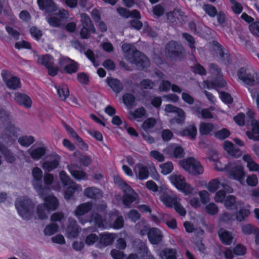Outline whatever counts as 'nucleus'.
<instances>
[{
    "label": "nucleus",
    "mask_w": 259,
    "mask_h": 259,
    "mask_svg": "<svg viewBox=\"0 0 259 259\" xmlns=\"http://www.w3.org/2000/svg\"><path fill=\"white\" fill-rule=\"evenodd\" d=\"M121 49L125 53V57L131 63L135 64L139 70H145L150 67L149 58L137 50L133 44L124 43L122 45Z\"/></svg>",
    "instance_id": "f257e3e1"
},
{
    "label": "nucleus",
    "mask_w": 259,
    "mask_h": 259,
    "mask_svg": "<svg viewBox=\"0 0 259 259\" xmlns=\"http://www.w3.org/2000/svg\"><path fill=\"white\" fill-rule=\"evenodd\" d=\"M114 182L124 193L122 197L123 204L127 208L131 206L132 204L138 199V195L134 189L120 177L114 178Z\"/></svg>",
    "instance_id": "f03ea898"
},
{
    "label": "nucleus",
    "mask_w": 259,
    "mask_h": 259,
    "mask_svg": "<svg viewBox=\"0 0 259 259\" xmlns=\"http://www.w3.org/2000/svg\"><path fill=\"white\" fill-rule=\"evenodd\" d=\"M164 53L167 58L175 61H182L186 57L184 47L173 40L169 41L165 44Z\"/></svg>",
    "instance_id": "7ed1b4c3"
},
{
    "label": "nucleus",
    "mask_w": 259,
    "mask_h": 259,
    "mask_svg": "<svg viewBox=\"0 0 259 259\" xmlns=\"http://www.w3.org/2000/svg\"><path fill=\"white\" fill-rule=\"evenodd\" d=\"M169 180L177 190L185 195L191 194L194 191V188L187 183L185 177L181 175L173 173L169 177Z\"/></svg>",
    "instance_id": "20e7f679"
},
{
    "label": "nucleus",
    "mask_w": 259,
    "mask_h": 259,
    "mask_svg": "<svg viewBox=\"0 0 259 259\" xmlns=\"http://www.w3.org/2000/svg\"><path fill=\"white\" fill-rule=\"evenodd\" d=\"M217 168L218 170L226 169V172L230 178L240 183L244 180L245 172L243 166L241 164H238L234 162H229L223 168L217 167Z\"/></svg>",
    "instance_id": "39448f33"
},
{
    "label": "nucleus",
    "mask_w": 259,
    "mask_h": 259,
    "mask_svg": "<svg viewBox=\"0 0 259 259\" xmlns=\"http://www.w3.org/2000/svg\"><path fill=\"white\" fill-rule=\"evenodd\" d=\"M18 213L23 219L29 220L33 215L34 205L31 199L25 198L16 202Z\"/></svg>",
    "instance_id": "423d86ee"
},
{
    "label": "nucleus",
    "mask_w": 259,
    "mask_h": 259,
    "mask_svg": "<svg viewBox=\"0 0 259 259\" xmlns=\"http://www.w3.org/2000/svg\"><path fill=\"white\" fill-rule=\"evenodd\" d=\"M180 164L189 174L194 176L201 175L204 172V168L201 163L194 157H189L182 160Z\"/></svg>",
    "instance_id": "0eeeda50"
},
{
    "label": "nucleus",
    "mask_w": 259,
    "mask_h": 259,
    "mask_svg": "<svg viewBox=\"0 0 259 259\" xmlns=\"http://www.w3.org/2000/svg\"><path fill=\"white\" fill-rule=\"evenodd\" d=\"M237 75L239 79L249 86L254 85L256 83L259 82L257 73L254 71H247L245 67L239 68L237 71Z\"/></svg>",
    "instance_id": "6e6552de"
},
{
    "label": "nucleus",
    "mask_w": 259,
    "mask_h": 259,
    "mask_svg": "<svg viewBox=\"0 0 259 259\" xmlns=\"http://www.w3.org/2000/svg\"><path fill=\"white\" fill-rule=\"evenodd\" d=\"M32 175L33 179L32 185L34 190L39 196H44L45 194L46 187L43 186L41 184L42 171L40 168L35 167L32 170Z\"/></svg>",
    "instance_id": "1a4fd4ad"
},
{
    "label": "nucleus",
    "mask_w": 259,
    "mask_h": 259,
    "mask_svg": "<svg viewBox=\"0 0 259 259\" xmlns=\"http://www.w3.org/2000/svg\"><path fill=\"white\" fill-rule=\"evenodd\" d=\"M81 23L82 28L80 32V37L83 39H87L90 37L91 33L96 32V29L90 17L85 13L82 14Z\"/></svg>",
    "instance_id": "9d476101"
},
{
    "label": "nucleus",
    "mask_w": 259,
    "mask_h": 259,
    "mask_svg": "<svg viewBox=\"0 0 259 259\" xmlns=\"http://www.w3.org/2000/svg\"><path fill=\"white\" fill-rule=\"evenodd\" d=\"M10 72L7 70H3L1 72V76L3 80L9 89L17 90L21 88V80L18 76H11Z\"/></svg>",
    "instance_id": "9b49d317"
},
{
    "label": "nucleus",
    "mask_w": 259,
    "mask_h": 259,
    "mask_svg": "<svg viewBox=\"0 0 259 259\" xmlns=\"http://www.w3.org/2000/svg\"><path fill=\"white\" fill-rule=\"evenodd\" d=\"M165 111L168 113H176L178 115V117H174L170 119V123H177L178 125L184 124L186 119V113L182 109L171 104H167L165 107Z\"/></svg>",
    "instance_id": "f8f14e48"
},
{
    "label": "nucleus",
    "mask_w": 259,
    "mask_h": 259,
    "mask_svg": "<svg viewBox=\"0 0 259 259\" xmlns=\"http://www.w3.org/2000/svg\"><path fill=\"white\" fill-rule=\"evenodd\" d=\"M19 131L20 129L18 127L10 122L5 126V133L2 135L1 138L7 143L13 144L15 141Z\"/></svg>",
    "instance_id": "ddd939ff"
},
{
    "label": "nucleus",
    "mask_w": 259,
    "mask_h": 259,
    "mask_svg": "<svg viewBox=\"0 0 259 259\" xmlns=\"http://www.w3.org/2000/svg\"><path fill=\"white\" fill-rule=\"evenodd\" d=\"M93 206V203L91 201L82 203L78 205L74 210V215L77 218L80 223L83 225L88 221L81 218V216L89 212Z\"/></svg>",
    "instance_id": "4468645a"
},
{
    "label": "nucleus",
    "mask_w": 259,
    "mask_h": 259,
    "mask_svg": "<svg viewBox=\"0 0 259 259\" xmlns=\"http://www.w3.org/2000/svg\"><path fill=\"white\" fill-rule=\"evenodd\" d=\"M246 253V247L243 244H237L233 248H227L224 251V256L226 259H232L234 256L244 255Z\"/></svg>",
    "instance_id": "2eb2a0df"
},
{
    "label": "nucleus",
    "mask_w": 259,
    "mask_h": 259,
    "mask_svg": "<svg viewBox=\"0 0 259 259\" xmlns=\"http://www.w3.org/2000/svg\"><path fill=\"white\" fill-rule=\"evenodd\" d=\"M47 188L45 189V194L44 196H40L44 200L42 203L48 211H54L57 209L59 206V201L57 198L53 195H47Z\"/></svg>",
    "instance_id": "dca6fc26"
},
{
    "label": "nucleus",
    "mask_w": 259,
    "mask_h": 259,
    "mask_svg": "<svg viewBox=\"0 0 259 259\" xmlns=\"http://www.w3.org/2000/svg\"><path fill=\"white\" fill-rule=\"evenodd\" d=\"M37 4L41 11L52 13L57 11V6L54 0H37Z\"/></svg>",
    "instance_id": "f3484780"
},
{
    "label": "nucleus",
    "mask_w": 259,
    "mask_h": 259,
    "mask_svg": "<svg viewBox=\"0 0 259 259\" xmlns=\"http://www.w3.org/2000/svg\"><path fill=\"white\" fill-rule=\"evenodd\" d=\"M14 100L18 105L22 106L26 108H30L32 106V100L26 94L19 92L15 93Z\"/></svg>",
    "instance_id": "a211bd4d"
},
{
    "label": "nucleus",
    "mask_w": 259,
    "mask_h": 259,
    "mask_svg": "<svg viewBox=\"0 0 259 259\" xmlns=\"http://www.w3.org/2000/svg\"><path fill=\"white\" fill-rule=\"evenodd\" d=\"M224 148L229 155L236 158L240 157L242 154L241 150L229 141L224 142Z\"/></svg>",
    "instance_id": "6ab92c4d"
},
{
    "label": "nucleus",
    "mask_w": 259,
    "mask_h": 259,
    "mask_svg": "<svg viewBox=\"0 0 259 259\" xmlns=\"http://www.w3.org/2000/svg\"><path fill=\"white\" fill-rule=\"evenodd\" d=\"M68 170L72 177L75 180L80 181H87L88 176L83 170L76 169L77 165L74 164H71L67 166Z\"/></svg>",
    "instance_id": "aec40b11"
},
{
    "label": "nucleus",
    "mask_w": 259,
    "mask_h": 259,
    "mask_svg": "<svg viewBox=\"0 0 259 259\" xmlns=\"http://www.w3.org/2000/svg\"><path fill=\"white\" fill-rule=\"evenodd\" d=\"M148 238L151 244L156 245L162 241L163 236L158 229L152 228L149 230Z\"/></svg>",
    "instance_id": "412c9836"
},
{
    "label": "nucleus",
    "mask_w": 259,
    "mask_h": 259,
    "mask_svg": "<svg viewBox=\"0 0 259 259\" xmlns=\"http://www.w3.org/2000/svg\"><path fill=\"white\" fill-rule=\"evenodd\" d=\"M218 234L220 240L223 244L226 245L231 244L233 239V236L231 232L221 228L218 230Z\"/></svg>",
    "instance_id": "4be33fe9"
},
{
    "label": "nucleus",
    "mask_w": 259,
    "mask_h": 259,
    "mask_svg": "<svg viewBox=\"0 0 259 259\" xmlns=\"http://www.w3.org/2000/svg\"><path fill=\"white\" fill-rule=\"evenodd\" d=\"M115 234L107 232L99 234V243L103 246L112 244L115 239Z\"/></svg>",
    "instance_id": "5701e85b"
},
{
    "label": "nucleus",
    "mask_w": 259,
    "mask_h": 259,
    "mask_svg": "<svg viewBox=\"0 0 259 259\" xmlns=\"http://www.w3.org/2000/svg\"><path fill=\"white\" fill-rule=\"evenodd\" d=\"M106 81L108 85L115 93L118 94L123 89V83L117 78L108 77L106 78Z\"/></svg>",
    "instance_id": "b1692460"
},
{
    "label": "nucleus",
    "mask_w": 259,
    "mask_h": 259,
    "mask_svg": "<svg viewBox=\"0 0 259 259\" xmlns=\"http://www.w3.org/2000/svg\"><path fill=\"white\" fill-rule=\"evenodd\" d=\"M160 200L166 207L168 208H172L178 201L176 196H171L165 193L160 196Z\"/></svg>",
    "instance_id": "393cba45"
},
{
    "label": "nucleus",
    "mask_w": 259,
    "mask_h": 259,
    "mask_svg": "<svg viewBox=\"0 0 259 259\" xmlns=\"http://www.w3.org/2000/svg\"><path fill=\"white\" fill-rule=\"evenodd\" d=\"M181 135L183 136H188L191 140L195 139L197 133V128L194 124H190L180 132Z\"/></svg>",
    "instance_id": "a878e982"
},
{
    "label": "nucleus",
    "mask_w": 259,
    "mask_h": 259,
    "mask_svg": "<svg viewBox=\"0 0 259 259\" xmlns=\"http://www.w3.org/2000/svg\"><path fill=\"white\" fill-rule=\"evenodd\" d=\"M32 148V147L29 149L28 152L31 157L35 160H39L46 153L47 148L45 146L39 147L33 149Z\"/></svg>",
    "instance_id": "bb28decb"
},
{
    "label": "nucleus",
    "mask_w": 259,
    "mask_h": 259,
    "mask_svg": "<svg viewBox=\"0 0 259 259\" xmlns=\"http://www.w3.org/2000/svg\"><path fill=\"white\" fill-rule=\"evenodd\" d=\"M0 152L5 157L7 162L14 163L16 160L15 156L13 152L8 147L0 142Z\"/></svg>",
    "instance_id": "cd10ccee"
},
{
    "label": "nucleus",
    "mask_w": 259,
    "mask_h": 259,
    "mask_svg": "<svg viewBox=\"0 0 259 259\" xmlns=\"http://www.w3.org/2000/svg\"><path fill=\"white\" fill-rule=\"evenodd\" d=\"M57 90L59 97L63 101H65L69 96V91L68 86L65 83L54 85Z\"/></svg>",
    "instance_id": "c85d7f7f"
},
{
    "label": "nucleus",
    "mask_w": 259,
    "mask_h": 259,
    "mask_svg": "<svg viewBox=\"0 0 259 259\" xmlns=\"http://www.w3.org/2000/svg\"><path fill=\"white\" fill-rule=\"evenodd\" d=\"M55 158L51 161H46L42 164V167L48 171H51L56 169L59 164L60 157L58 155H55Z\"/></svg>",
    "instance_id": "c756f323"
},
{
    "label": "nucleus",
    "mask_w": 259,
    "mask_h": 259,
    "mask_svg": "<svg viewBox=\"0 0 259 259\" xmlns=\"http://www.w3.org/2000/svg\"><path fill=\"white\" fill-rule=\"evenodd\" d=\"M160 256L164 259H177V250L174 248H165L161 250Z\"/></svg>",
    "instance_id": "7c9ffc66"
},
{
    "label": "nucleus",
    "mask_w": 259,
    "mask_h": 259,
    "mask_svg": "<svg viewBox=\"0 0 259 259\" xmlns=\"http://www.w3.org/2000/svg\"><path fill=\"white\" fill-rule=\"evenodd\" d=\"M220 185H221L223 188H225L226 186H227L226 184H221L218 179H214L209 182L207 189L210 193H214L218 189Z\"/></svg>",
    "instance_id": "2f4dec72"
},
{
    "label": "nucleus",
    "mask_w": 259,
    "mask_h": 259,
    "mask_svg": "<svg viewBox=\"0 0 259 259\" xmlns=\"http://www.w3.org/2000/svg\"><path fill=\"white\" fill-rule=\"evenodd\" d=\"M77 190V186L75 183L72 182L66 187L64 191V196L66 200L71 199Z\"/></svg>",
    "instance_id": "473e14b6"
},
{
    "label": "nucleus",
    "mask_w": 259,
    "mask_h": 259,
    "mask_svg": "<svg viewBox=\"0 0 259 259\" xmlns=\"http://www.w3.org/2000/svg\"><path fill=\"white\" fill-rule=\"evenodd\" d=\"M54 58L50 54H46L38 56V63L45 66L46 68L53 63Z\"/></svg>",
    "instance_id": "72a5a7b5"
},
{
    "label": "nucleus",
    "mask_w": 259,
    "mask_h": 259,
    "mask_svg": "<svg viewBox=\"0 0 259 259\" xmlns=\"http://www.w3.org/2000/svg\"><path fill=\"white\" fill-rule=\"evenodd\" d=\"M214 125L212 123L202 122L199 126L200 134L202 136L208 135L214 129Z\"/></svg>",
    "instance_id": "f704fd0d"
},
{
    "label": "nucleus",
    "mask_w": 259,
    "mask_h": 259,
    "mask_svg": "<svg viewBox=\"0 0 259 259\" xmlns=\"http://www.w3.org/2000/svg\"><path fill=\"white\" fill-rule=\"evenodd\" d=\"M138 169V178L140 180L147 179L149 176V169L147 166L141 164H137Z\"/></svg>",
    "instance_id": "c9c22d12"
},
{
    "label": "nucleus",
    "mask_w": 259,
    "mask_h": 259,
    "mask_svg": "<svg viewBox=\"0 0 259 259\" xmlns=\"http://www.w3.org/2000/svg\"><path fill=\"white\" fill-rule=\"evenodd\" d=\"M207 88L209 89V88H223L225 87L227 82L223 79H215L212 81H205Z\"/></svg>",
    "instance_id": "e433bc0d"
},
{
    "label": "nucleus",
    "mask_w": 259,
    "mask_h": 259,
    "mask_svg": "<svg viewBox=\"0 0 259 259\" xmlns=\"http://www.w3.org/2000/svg\"><path fill=\"white\" fill-rule=\"evenodd\" d=\"M35 141L34 138L32 136H22L18 139V142L22 147H28Z\"/></svg>",
    "instance_id": "4c0bfd02"
},
{
    "label": "nucleus",
    "mask_w": 259,
    "mask_h": 259,
    "mask_svg": "<svg viewBox=\"0 0 259 259\" xmlns=\"http://www.w3.org/2000/svg\"><path fill=\"white\" fill-rule=\"evenodd\" d=\"M84 194L88 198L97 199L100 195V191L95 187H88L84 189Z\"/></svg>",
    "instance_id": "58836bf2"
},
{
    "label": "nucleus",
    "mask_w": 259,
    "mask_h": 259,
    "mask_svg": "<svg viewBox=\"0 0 259 259\" xmlns=\"http://www.w3.org/2000/svg\"><path fill=\"white\" fill-rule=\"evenodd\" d=\"M91 217L95 225L99 228H102L105 227V222H106V220L103 218L100 214L97 212H95L92 213Z\"/></svg>",
    "instance_id": "ea45409f"
},
{
    "label": "nucleus",
    "mask_w": 259,
    "mask_h": 259,
    "mask_svg": "<svg viewBox=\"0 0 259 259\" xmlns=\"http://www.w3.org/2000/svg\"><path fill=\"white\" fill-rule=\"evenodd\" d=\"M224 205L227 209L232 210L237 209L236 205V199L233 195H228L224 201Z\"/></svg>",
    "instance_id": "a19ab883"
},
{
    "label": "nucleus",
    "mask_w": 259,
    "mask_h": 259,
    "mask_svg": "<svg viewBox=\"0 0 259 259\" xmlns=\"http://www.w3.org/2000/svg\"><path fill=\"white\" fill-rule=\"evenodd\" d=\"M122 101L126 106L132 107L135 103L136 98L133 94L126 93L122 96Z\"/></svg>",
    "instance_id": "79ce46f5"
},
{
    "label": "nucleus",
    "mask_w": 259,
    "mask_h": 259,
    "mask_svg": "<svg viewBox=\"0 0 259 259\" xmlns=\"http://www.w3.org/2000/svg\"><path fill=\"white\" fill-rule=\"evenodd\" d=\"M161 173L163 175L170 174L174 170V165L171 161H167L159 165Z\"/></svg>",
    "instance_id": "37998d69"
},
{
    "label": "nucleus",
    "mask_w": 259,
    "mask_h": 259,
    "mask_svg": "<svg viewBox=\"0 0 259 259\" xmlns=\"http://www.w3.org/2000/svg\"><path fill=\"white\" fill-rule=\"evenodd\" d=\"M130 114L134 119L142 118L146 114V110L143 107H140L135 110L134 112H130Z\"/></svg>",
    "instance_id": "c03bdc74"
},
{
    "label": "nucleus",
    "mask_w": 259,
    "mask_h": 259,
    "mask_svg": "<svg viewBox=\"0 0 259 259\" xmlns=\"http://www.w3.org/2000/svg\"><path fill=\"white\" fill-rule=\"evenodd\" d=\"M58 225L56 223L48 225L44 229V234L46 236L52 235L58 231Z\"/></svg>",
    "instance_id": "a18cd8bd"
},
{
    "label": "nucleus",
    "mask_w": 259,
    "mask_h": 259,
    "mask_svg": "<svg viewBox=\"0 0 259 259\" xmlns=\"http://www.w3.org/2000/svg\"><path fill=\"white\" fill-rule=\"evenodd\" d=\"M231 135L230 132L226 128H222L215 132L214 137L221 140H225L228 138Z\"/></svg>",
    "instance_id": "49530a36"
},
{
    "label": "nucleus",
    "mask_w": 259,
    "mask_h": 259,
    "mask_svg": "<svg viewBox=\"0 0 259 259\" xmlns=\"http://www.w3.org/2000/svg\"><path fill=\"white\" fill-rule=\"evenodd\" d=\"M192 72L195 74H198L202 76L206 75L207 72L204 67L199 63L194 64L191 67Z\"/></svg>",
    "instance_id": "de8ad7c7"
},
{
    "label": "nucleus",
    "mask_w": 259,
    "mask_h": 259,
    "mask_svg": "<svg viewBox=\"0 0 259 259\" xmlns=\"http://www.w3.org/2000/svg\"><path fill=\"white\" fill-rule=\"evenodd\" d=\"M203 9L210 17H214L218 13L216 8L210 4L204 5Z\"/></svg>",
    "instance_id": "09e8293b"
},
{
    "label": "nucleus",
    "mask_w": 259,
    "mask_h": 259,
    "mask_svg": "<svg viewBox=\"0 0 259 259\" xmlns=\"http://www.w3.org/2000/svg\"><path fill=\"white\" fill-rule=\"evenodd\" d=\"M230 3L232 5L231 10L236 15H239L241 13L243 10V7L240 3L236 0H230Z\"/></svg>",
    "instance_id": "8fccbe9b"
},
{
    "label": "nucleus",
    "mask_w": 259,
    "mask_h": 259,
    "mask_svg": "<svg viewBox=\"0 0 259 259\" xmlns=\"http://www.w3.org/2000/svg\"><path fill=\"white\" fill-rule=\"evenodd\" d=\"M140 85L142 89L152 90L155 85V83L150 79H143L140 82Z\"/></svg>",
    "instance_id": "3c124183"
},
{
    "label": "nucleus",
    "mask_w": 259,
    "mask_h": 259,
    "mask_svg": "<svg viewBox=\"0 0 259 259\" xmlns=\"http://www.w3.org/2000/svg\"><path fill=\"white\" fill-rule=\"evenodd\" d=\"M99 237L97 235L94 233H91L86 236L84 242L87 245L91 246L99 241Z\"/></svg>",
    "instance_id": "603ef678"
},
{
    "label": "nucleus",
    "mask_w": 259,
    "mask_h": 259,
    "mask_svg": "<svg viewBox=\"0 0 259 259\" xmlns=\"http://www.w3.org/2000/svg\"><path fill=\"white\" fill-rule=\"evenodd\" d=\"M59 178L64 187H67L73 182L71 181L70 178L67 175L66 172L64 170L60 171L59 174Z\"/></svg>",
    "instance_id": "864d4df0"
},
{
    "label": "nucleus",
    "mask_w": 259,
    "mask_h": 259,
    "mask_svg": "<svg viewBox=\"0 0 259 259\" xmlns=\"http://www.w3.org/2000/svg\"><path fill=\"white\" fill-rule=\"evenodd\" d=\"M184 156V149L180 146L176 145L172 150V156L176 158H182Z\"/></svg>",
    "instance_id": "5fc2aeb1"
},
{
    "label": "nucleus",
    "mask_w": 259,
    "mask_h": 259,
    "mask_svg": "<svg viewBox=\"0 0 259 259\" xmlns=\"http://www.w3.org/2000/svg\"><path fill=\"white\" fill-rule=\"evenodd\" d=\"M236 219L240 221H243L245 218L247 217L249 214V210L246 208H241L236 213Z\"/></svg>",
    "instance_id": "6e6d98bb"
},
{
    "label": "nucleus",
    "mask_w": 259,
    "mask_h": 259,
    "mask_svg": "<svg viewBox=\"0 0 259 259\" xmlns=\"http://www.w3.org/2000/svg\"><path fill=\"white\" fill-rule=\"evenodd\" d=\"M156 123V121L154 118H148L143 122L142 127L144 130L147 131L154 127Z\"/></svg>",
    "instance_id": "4d7b16f0"
},
{
    "label": "nucleus",
    "mask_w": 259,
    "mask_h": 259,
    "mask_svg": "<svg viewBox=\"0 0 259 259\" xmlns=\"http://www.w3.org/2000/svg\"><path fill=\"white\" fill-rule=\"evenodd\" d=\"M183 37L188 42L189 47L192 50H195V40L194 37L187 32L182 33Z\"/></svg>",
    "instance_id": "13d9d810"
},
{
    "label": "nucleus",
    "mask_w": 259,
    "mask_h": 259,
    "mask_svg": "<svg viewBox=\"0 0 259 259\" xmlns=\"http://www.w3.org/2000/svg\"><path fill=\"white\" fill-rule=\"evenodd\" d=\"M30 33L36 40H39L42 36V32L36 26H32L30 29Z\"/></svg>",
    "instance_id": "bf43d9fd"
},
{
    "label": "nucleus",
    "mask_w": 259,
    "mask_h": 259,
    "mask_svg": "<svg viewBox=\"0 0 259 259\" xmlns=\"http://www.w3.org/2000/svg\"><path fill=\"white\" fill-rule=\"evenodd\" d=\"M256 228H257L254 225L250 224H247L242 226L241 230L244 234L250 235L254 233Z\"/></svg>",
    "instance_id": "052dcab7"
},
{
    "label": "nucleus",
    "mask_w": 259,
    "mask_h": 259,
    "mask_svg": "<svg viewBox=\"0 0 259 259\" xmlns=\"http://www.w3.org/2000/svg\"><path fill=\"white\" fill-rule=\"evenodd\" d=\"M71 62V63L65 65L64 68V70L65 71V72L69 74L75 73L77 71L78 69V67L76 63L73 60Z\"/></svg>",
    "instance_id": "680f3d73"
},
{
    "label": "nucleus",
    "mask_w": 259,
    "mask_h": 259,
    "mask_svg": "<svg viewBox=\"0 0 259 259\" xmlns=\"http://www.w3.org/2000/svg\"><path fill=\"white\" fill-rule=\"evenodd\" d=\"M47 210L46 206L42 204H40L37 206L36 213L38 217L40 220H45L47 218V215L45 210Z\"/></svg>",
    "instance_id": "e2e57ef3"
},
{
    "label": "nucleus",
    "mask_w": 259,
    "mask_h": 259,
    "mask_svg": "<svg viewBox=\"0 0 259 259\" xmlns=\"http://www.w3.org/2000/svg\"><path fill=\"white\" fill-rule=\"evenodd\" d=\"M124 221L123 217L120 215L116 218L115 221L113 222L112 227L113 229L116 230L120 229L123 227Z\"/></svg>",
    "instance_id": "0e129e2a"
},
{
    "label": "nucleus",
    "mask_w": 259,
    "mask_h": 259,
    "mask_svg": "<svg viewBox=\"0 0 259 259\" xmlns=\"http://www.w3.org/2000/svg\"><path fill=\"white\" fill-rule=\"evenodd\" d=\"M196 112L198 114H200L202 117L204 119H211L213 117L212 113L207 108L201 109L200 107H197Z\"/></svg>",
    "instance_id": "69168bd1"
},
{
    "label": "nucleus",
    "mask_w": 259,
    "mask_h": 259,
    "mask_svg": "<svg viewBox=\"0 0 259 259\" xmlns=\"http://www.w3.org/2000/svg\"><path fill=\"white\" fill-rule=\"evenodd\" d=\"M205 210L209 214L215 215L218 212L219 208L215 203L211 202L206 205Z\"/></svg>",
    "instance_id": "338daca9"
},
{
    "label": "nucleus",
    "mask_w": 259,
    "mask_h": 259,
    "mask_svg": "<svg viewBox=\"0 0 259 259\" xmlns=\"http://www.w3.org/2000/svg\"><path fill=\"white\" fill-rule=\"evenodd\" d=\"M128 218L133 222L136 223L141 218V214L138 210L132 209H131L128 213Z\"/></svg>",
    "instance_id": "774afa93"
}]
</instances>
